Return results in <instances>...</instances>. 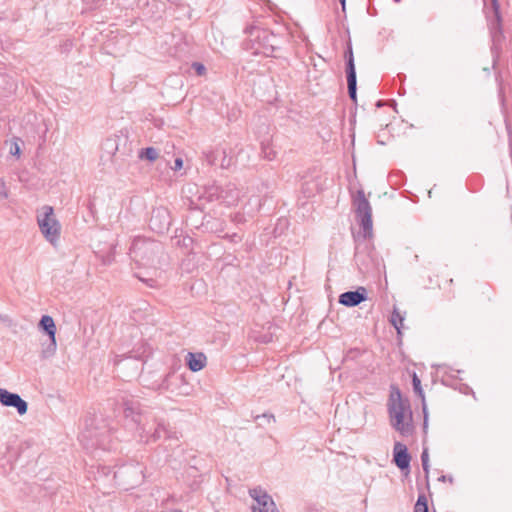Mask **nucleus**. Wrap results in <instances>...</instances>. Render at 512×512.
<instances>
[{
    "label": "nucleus",
    "mask_w": 512,
    "mask_h": 512,
    "mask_svg": "<svg viewBox=\"0 0 512 512\" xmlns=\"http://www.w3.org/2000/svg\"><path fill=\"white\" fill-rule=\"evenodd\" d=\"M117 402L123 407L125 419H131L136 426L138 440L151 443L168 437L164 422L157 421L151 412L144 409L140 401L130 395H121Z\"/></svg>",
    "instance_id": "nucleus-1"
},
{
    "label": "nucleus",
    "mask_w": 512,
    "mask_h": 512,
    "mask_svg": "<svg viewBox=\"0 0 512 512\" xmlns=\"http://www.w3.org/2000/svg\"><path fill=\"white\" fill-rule=\"evenodd\" d=\"M388 411L391 426L402 436L411 435L413 425L411 424L412 412L410 410V402L408 399L402 398L400 390L394 386H392Z\"/></svg>",
    "instance_id": "nucleus-2"
},
{
    "label": "nucleus",
    "mask_w": 512,
    "mask_h": 512,
    "mask_svg": "<svg viewBox=\"0 0 512 512\" xmlns=\"http://www.w3.org/2000/svg\"><path fill=\"white\" fill-rule=\"evenodd\" d=\"M245 33L248 35L246 49L252 50L254 54L274 56V53L279 49L276 44L277 39L275 34L262 28L258 22L247 26Z\"/></svg>",
    "instance_id": "nucleus-3"
},
{
    "label": "nucleus",
    "mask_w": 512,
    "mask_h": 512,
    "mask_svg": "<svg viewBox=\"0 0 512 512\" xmlns=\"http://www.w3.org/2000/svg\"><path fill=\"white\" fill-rule=\"evenodd\" d=\"M163 253L160 242L145 238H135L130 247V256L137 264L149 267L159 263V257Z\"/></svg>",
    "instance_id": "nucleus-4"
},
{
    "label": "nucleus",
    "mask_w": 512,
    "mask_h": 512,
    "mask_svg": "<svg viewBox=\"0 0 512 512\" xmlns=\"http://www.w3.org/2000/svg\"><path fill=\"white\" fill-rule=\"evenodd\" d=\"M352 207L355 212L356 219L363 229L365 238L372 236V207L365 196L364 190L360 189L352 196Z\"/></svg>",
    "instance_id": "nucleus-5"
},
{
    "label": "nucleus",
    "mask_w": 512,
    "mask_h": 512,
    "mask_svg": "<svg viewBox=\"0 0 512 512\" xmlns=\"http://www.w3.org/2000/svg\"><path fill=\"white\" fill-rule=\"evenodd\" d=\"M40 231L44 237L51 243L58 240L60 236V223L54 216L53 207L45 205L42 212L37 216Z\"/></svg>",
    "instance_id": "nucleus-6"
},
{
    "label": "nucleus",
    "mask_w": 512,
    "mask_h": 512,
    "mask_svg": "<svg viewBox=\"0 0 512 512\" xmlns=\"http://www.w3.org/2000/svg\"><path fill=\"white\" fill-rule=\"evenodd\" d=\"M160 388L176 396L189 395L191 390L184 376L176 374L175 372H170L165 376L160 384Z\"/></svg>",
    "instance_id": "nucleus-7"
},
{
    "label": "nucleus",
    "mask_w": 512,
    "mask_h": 512,
    "mask_svg": "<svg viewBox=\"0 0 512 512\" xmlns=\"http://www.w3.org/2000/svg\"><path fill=\"white\" fill-rule=\"evenodd\" d=\"M249 494L256 502L252 506V512H277L272 497L261 487L250 489Z\"/></svg>",
    "instance_id": "nucleus-8"
},
{
    "label": "nucleus",
    "mask_w": 512,
    "mask_h": 512,
    "mask_svg": "<svg viewBox=\"0 0 512 512\" xmlns=\"http://www.w3.org/2000/svg\"><path fill=\"white\" fill-rule=\"evenodd\" d=\"M172 219L166 207L159 206L152 210L149 220L150 228L157 233H164L169 230Z\"/></svg>",
    "instance_id": "nucleus-9"
},
{
    "label": "nucleus",
    "mask_w": 512,
    "mask_h": 512,
    "mask_svg": "<svg viewBox=\"0 0 512 512\" xmlns=\"http://www.w3.org/2000/svg\"><path fill=\"white\" fill-rule=\"evenodd\" d=\"M0 403L6 407H14L20 415L26 414L28 404L18 394L0 388Z\"/></svg>",
    "instance_id": "nucleus-10"
},
{
    "label": "nucleus",
    "mask_w": 512,
    "mask_h": 512,
    "mask_svg": "<svg viewBox=\"0 0 512 512\" xmlns=\"http://www.w3.org/2000/svg\"><path fill=\"white\" fill-rule=\"evenodd\" d=\"M392 462L401 470H410L411 455L405 444L401 442H395L393 447V459Z\"/></svg>",
    "instance_id": "nucleus-11"
},
{
    "label": "nucleus",
    "mask_w": 512,
    "mask_h": 512,
    "mask_svg": "<svg viewBox=\"0 0 512 512\" xmlns=\"http://www.w3.org/2000/svg\"><path fill=\"white\" fill-rule=\"evenodd\" d=\"M367 299V290L358 287L354 291H346L339 296V303L346 307H355Z\"/></svg>",
    "instance_id": "nucleus-12"
},
{
    "label": "nucleus",
    "mask_w": 512,
    "mask_h": 512,
    "mask_svg": "<svg viewBox=\"0 0 512 512\" xmlns=\"http://www.w3.org/2000/svg\"><path fill=\"white\" fill-rule=\"evenodd\" d=\"M206 360L207 358L203 353L189 352L186 356V365L191 371L197 372L205 367Z\"/></svg>",
    "instance_id": "nucleus-13"
},
{
    "label": "nucleus",
    "mask_w": 512,
    "mask_h": 512,
    "mask_svg": "<svg viewBox=\"0 0 512 512\" xmlns=\"http://www.w3.org/2000/svg\"><path fill=\"white\" fill-rule=\"evenodd\" d=\"M38 327L47 334L48 338L56 337V324L50 315H43L39 321Z\"/></svg>",
    "instance_id": "nucleus-14"
},
{
    "label": "nucleus",
    "mask_w": 512,
    "mask_h": 512,
    "mask_svg": "<svg viewBox=\"0 0 512 512\" xmlns=\"http://www.w3.org/2000/svg\"><path fill=\"white\" fill-rule=\"evenodd\" d=\"M412 386H413V390L415 392V394L417 396H419L422 400V408H423V413H424V429L427 427V407H426V403H425V396H424V392H423V389H422V386H421V380L420 378L417 376L416 372H413L412 374Z\"/></svg>",
    "instance_id": "nucleus-15"
},
{
    "label": "nucleus",
    "mask_w": 512,
    "mask_h": 512,
    "mask_svg": "<svg viewBox=\"0 0 512 512\" xmlns=\"http://www.w3.org/2000/svg\"><path fill=\"white\" fill-rule=\"evenodd\" d=\"M56 349H57L56 337L48 338V341L46 343L42 344L41 358L49 359V358L53 357L56 353Z\"/></svg>",
    "instance_id": "nucleus-16"
},
{
    "label": "nucleus",
    "mask_w": 512,
    "mask_h": 512,
    "mask_svg": "<svg viewBox=\"0 0 512 512\" xmlns=\"http://www.w3.org/2000/svg\"><path fill=\"white\" fill-rule=\"evenodd\" d=\"M491 4H492V10H493V14H494V18L491 20V29L500 31L501 24H502L500 5H499L498 0H491Z\"/></svg>",
    "instance_id": "nucleus-17"
},
{
    "label": "nucleus",
    "mask_w": 512,
    "mask_h": 512,
    "mask_svg": "<svg viewBox=\"0 0 512 512\" xmlns=\"http://www.w3.org/2000/svg\"><path fill=\"white\" fill-rule=\"evenodd\" d=\"M491 4H492V10H493V14H494V18L491 20V29L500 31L501 24H502L500 5H499L498 0H491Z\"/></svg>",
    "instance_id": "nucleus-18"
},
{
    "label": "nucleus",
    "mask_w": 512,
    "mask_h": 512,
    "mask_svg": "<svg viewBox=\"0 0 512 512\" xmlns=\"http://www.w3.org/2000/svg\"><path fill=\"white\" fill-rule=\"evenodd\" d=\"M390 322L397 330V335L400 338L402 336L404 317L400 314V312L396 308H394V310L391 314Z\"/></svg>",
    "instance_id": "nucleus-19"
},
{
    "label": "nucleus",
    "mask_w": 512,
    "mask_h": 512,
    "mask_svg": "<svg viewBox=\"0 0 512 512\" xmlns=\"http://www.w3.org/2000/svg\"><path fill=\"white\" fill-rule=\"evenodd\" d=\"M138 157L141 160L155 161L159 157V152L154 147H146L139 151Z\"/></svg>",
    "instance_id": "nucleus-20"
},
{
    "label": "nucleus",
    "mask_w": 512,
    "mask_h": 512,
    "mask_svg": "<svg viewBox=\"0 0 512 512\" xmlns=\"http://www.w3.org/2000/svg\"><path fill=\"white\" fill-rule=\"evenodd\" d=\"M345 72H346V79H347V87L357 86V75H356L355 64H352V62H350L349 65H346Z\"/></svg>",
    "instance_id": "nucleus-21"
},
{
    "label": "nucleus",
    "mask_w": 512,
    "mask_h": 512,
    "mask_svg": "<svg viewBox=\"0 0 512 512\" xmlns=\"http://www.w3.org/2000/svg\"><path fill=\"white\" fill-rule=\"evenodd\" d=\"M414 512H429L428 500L425 494H419L414 506Z\"/></svg>",
    "instance_id": "nucleus-22"
},
{
    "label": "nucleus",
    "mask_w": 512,
    "mask_h": 512,
    "mask_svg": "<svg viewBox=\"0 0 512 512\" xmlns=\"http://www.w3.org/2000/svg\"><path fill=\"white\" fill-rule=\"evenodd\" d=\"M255 421L257 426L264 427L265 425H269L275 422V417L273 414L264 413L262 415H257L255 417Z\"/></svg>",
    "instance_id": "nucleus-23"
},
{
    "label": "nucleus",
    "mask_w": 512,
    "mask_h": 512,
    "mask_svg": "<svg viewBox=\"0 0 512 512\" xmlns=\"http://www.w3.org/2000/svg\"><path fill=\"white\" fill-rule=\"evenodd\" d=\"M421 463H422V468H423V470L425 472V476L428 479L430 465H429V454H428V449L427 448H424L423 451H422Z\"/></svg>",
    "instance_id": "nucleus-24"
},
{
    "label": "nucleus",
    "mask_w": 512,
    "mask_h": 512,
    "mask_svg": "<svg viewBox=\"0 0 512 512\" xmlns=\"http://www.w3.org/2000/svg\"><path fill=\"white\" fill-rule=\"evenodd\" d=\"M344 57H345L346 65H349L350 62H352V64H355L351 42H348V44H347V49L345 51Z\"/></svg>",
    "instance_id": "nucleus-25"
},
{
    "label": "nucleus",
    "mask_w": 512,
    "mask_h": 512,
    "mask_svg": "<svg viewBox=\"0 0 512 512\" xmlns=\"http://www.w3.org/2000/svg\"><path fill=\"white\" fill-rule=\"evenodd\" d=\"M262 151H263V154H264V157L268 160H273L275 159L276 157V152L270 148L268 145H264L262 146Z\"/></svg>",
    "instance_id": "nucleus-26"
},
{
    "label": "nucleus",
    "mask_w": 512,
    "mask_h": 512,
    "mask_svg": "<svg viewBox=\"0 0 512 512\" xmlns=\"http://www.w3.org/2000/svg\"><path fill=\"white\" fill-rule=\"evenodd\" d=\"M191 67L195 70L198 76L204 75L206 71V67L200 62H193Z\"/></svg>",
    "instance_id": "nucleus-27"
},
{
    "label": "nucleus",
    "mask_w": 512,
    "mask_h": 512,
    "mask_svg": "<svg viewBox=\"0 0 512 512\" xmlns=\"http://www.w3.org/2000/svg\"><path fill=\"white\" fill-rule=\"evenodd\" d=\"M348 95H349V98L354 103H357V86H349L348 87Z\"/></svg>",
    "instance_id": "nucleus-28"
},
{
    "label": "nucleus",
    "mask_w": 512,
    "mask_h": 512,
    "mask_svg": "<svg viewBox=\"0 0 512 512\" xmlns=\"http://www.w3.org/2000/svg\"><path fill=\"white\" fill-rule=\"evenodd\" d=\"M239 199V192L236 191L235 195H232L231 193L228 195L226 193V205H232Z\"/></svg>",
    "instance_id": "nucleus-29"
},
{
    "label": "nucleus",
    "mask_w": 512,
    "mask_h": 512,
    "mask_svg": "<svg viewBox=\"0 0 512 512\" xmlns=\"http://www.w3.org/2000/svg\"><path fill=\"white\" fill-rule=\"evenodd\" d=\"M10 153L14 156H20L21 150L17 142H14L10 147Z\"/></svg>",
    "instance_id": "nucleus-30"
},
{
    "label": "nucleus",
    "mask_w": 512,
    "mask_h": 512,
    "mask_svg": "<svg viewBox=\"0 0 512 512\" xmlns=\"http://www.w3.org/2000/svg\"><path fill=\"white\" fill-rule=\"evenodd\" d=\"M230 257H231V255L226 253V256H225L226 266L227 265H234V266H236L237 264L234 263V260L238 261L237 256L234 255L232 259H230Z\"/></svg>",
    "instance_id": "nucleus-31"
},
{
    "label": "nucleus",
    "mask_w": 512,
    "mask_h": 512,
    "mask_svg": "<svg viewBox=\"0 0 512 512\" xmlns=\"http://www.w3.org/2000/svg\"><path fill=\"white\" fill-rule=\"evenodd\" d=\"M183 167V160L182 158H176L174 161V167L173 170L177 171L180 170Z\"/></svg>",
    "instance_id": "nucleus-32"
},
{
    "label": "nucleus",
    "mask_w": 512,
    "mask_h": 512,
    "mask_svg": "<svg viewBox=\"0 0 512 512\" xmlns=\"http://www.w3.org/2000/svg\"><path fill=\"white\" fill-rule=\"evenodd\" d=\"M438 481H441V482H450V483H453L454 479L451 475H442L438 478Z\"/></svg>",
    "instance_id": "nucleus-33"
},
{
    "label": "nucleus",
    "mask_w": 512,
    "mask_h": 512,
    "mask_svg": "<svg viewBox=\"0 0 512 512\" xmlns=\"http://www.w3.org/2000/svg\"><path fill=\"white\" fill-rule=\"evenodd\" d=\"M206 158H207V161L210 164H214L215 163L216 157L214 156V153L211 152V153L207 154Z\"/></svg>",
    "instance_id": "nucleus-34"
},
{
    "label": "nucleus",
    "mask_w": 512,
    "mask_h": 512,
    "mask_svg": "<svg viewBox=\"0 0 512 512\" xmlns=\"http://www.w3.org/2000/svg\"><path fill=\"white\" fill-rule=\"evenodd\" d=\"M7 197L6 192L4 191V181L0 179V197Z\"/></svg>",
    "instance_id": "nucleus-35"
},
{
    "label": "nucleus",
    "mask_w": 512,
    "mask_h": 512,
    "mask_svg": "<svg viewBox=\"0 0 512 512\" xmlns=\"http://www.w3.org/2000/svg\"><path fill=\"white\" fill-rule=\"evenodd\" d=\"M230 240L234 243L241 241V236H239L237 233H233V235L230 237Z\"/></svg>",
    "instance_id": "nucleus-36"
},
{
    "label": "nucleus",
    "mask_w": 512,
    "mask_h": 512,
    "mask_svg": "<svg viewBox=\"0 0 512 512\" xmlns=\"http://www.w3.org/2000/svg\"><path fill=\"white\" fill-rule=\"evenodd\" d=\"M341 6H342V10L345 11V7H346V0H339Z\"/></svg>",
    "instance_id": "nucleus-37"
},
{
    "label": "nucleus",
    "mask_w": 512,
    "mask_h": 512,
    "mask_svg": "<svg viewBox=\"0 0 512 512\" xmlns=\"http://www.w3.org/2000/svg\"><path fill=\"white\" fill-rule=\"evenodd\" d=\"M383 105V101L382 100H379L376 104L377 107H381Z\"/></svg>",
    "instance_id": "nucleus-38"
},
{
    "label": "nucleus",
    "mask_w": 512,
    "mask_h": 512,
    "mask_svg": "<svg viewBox=\"0 0 512 512\" xmlns=\"http://www.w3.org/2000/svg\"><path fill=\"white\" fill-rule=\"evenodd\" d=\"M223 161H224V158L221 159V163H220L221 167H223Z\"/></svg>",
    "instance_id": "nucleus-39"
}]
</instances>
